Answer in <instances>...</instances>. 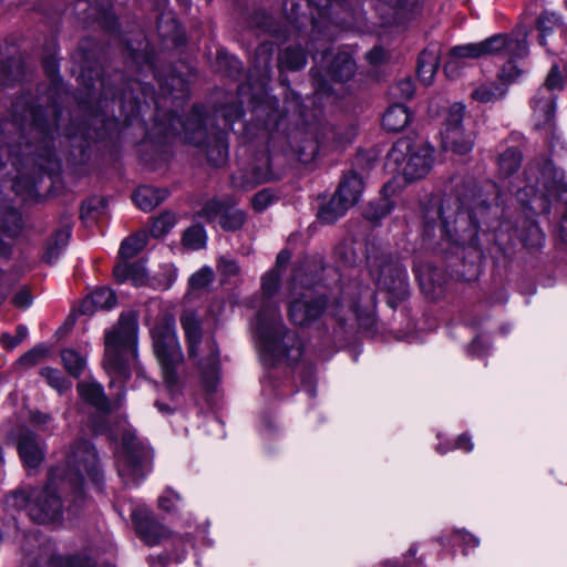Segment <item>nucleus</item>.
<instances>
[{"instance_id":"nucleus-1","label":"nucleus","mask_w":567,"mask_h":567,"mask_svg":"<svg viewBox=\"0 0 567 567\" xmlns=\"http://www.w3.org/2000/svg\"><path fill=\"white\" fill-rule=\"evenodd\" d=\"M147 86L141 79L130 80L121 90L120 96L105 79L85 84L80 93L78 104L86 116L82 124L64 125L69 112L59 104L58 89L51 86L45 96L34 105L31 94L18 97L11 106V120L4 121L1 128L0 179L10 178L13 186L23 177L33 178L37 172L52 174L59 168L54 151V141L64 135L70 146L85 155L92 142L105 137L116 125L113 105L126 110L127 115H135L140 110V96L146 95Z\"/></svg>"},{"instance_id":"nucleus-2","label":"nucleus","mask_w":567,"mask_h":567,"mask_svg":"<svg viewBox=\"0 0 567 567\" xmlns=\"http://www.w3.org/2000/svg\"><path fill=\"white\" fill-rule=\"evenodd\" d=\"M66 471L54 467L50 471L45 486L33 488L29 517L38 524L59 522L63 513L61 493L68 488L74 494L75 502L83 496L85 477L99 484L101 473L94 446L86 440L75 441L66 455Z\"/></svg>"},{"instance_id":"nucleus-3","label":"nucleus","mask_w":567,"mask_h":567,"mask_svg":"<svg viewBox=\"0 0 567 567\" xmlns=\"http://www.w3.org/2000/svg\"><path fill=\"white\" fill-rule=\"evenodd\" d=\"M281 285V274L268 270L261 277V305L257 315V331L264 351L274 362L286 360L290 364L298 362L303 348L295 332L282 322L279 301L276 296Z\"/></svg>"},{"instance_id":"nucleus-4","label":"nucleus","mask_w":567,"mask_h":567,"mask_svg":"<svg viewBox=\"0 0 567 567\" xmlns=\"http://www.w3.org/2000/svg\"><path fill=\"white\" fill-rule=\"evenodd\" d=\"M138 316L128 310L121 313L117 322L104 337L103 367L110 377V388L117 389V403L124 396V384L131 378V359L138 377H144V370L138 362Z\"/></svg>"},{"instance_id":"nucleus-5","label":"nucleus","mask_w":567,"mask_h":567,"mask_svg":"<svg viewBox=\"0 0 567 567\" xmlns=\"http://www.w3.org/2000/svg\"><path fill=\"white\" fill-rule=\"evenodd\" d=\"M164 133L167 137L179 136L199 148L212 166L220 167L228 159L227 131L215 127L208 131L204 123V107L200 105H194L185 118L172 115Z\"/></svg>"},{"instance_id":"nucleus-6","label":"nucleus","mask_w":567,"mask_h":567,"mask_svg":"<svg viewBox=\"0 0 567 567\" xmlns=\"http://www.w3.org/2000/svg\"><path fill=\"white\" fill-rule=\"evenodd\" d=\"M526 34L523 38H514L504 34H495L480 42L455 45L450 49L444 64V73L450 79H457L470 60H476L489 55L506 53L514 56L527 55L528 49Z\"/></svg>"},{"instance_id":"nucleus-7","label":"nucleus","mask_w":567,"mask_h":567,"mask_svg":"<svg viewBox=\"0 0 567 567\" xmlns=\"http://www.w3.org/2000/svg\"><path fill=\"white\" fill-rule=\"evenodd\" d=\"M181 323L188 343V355L198 364L206 388L212 390L219 373V351L216 341L213 338L203 341L200 321L195 315L183 316Z\"/></svg>"},{"instance_id":"nucleus-8","label":"nucleus","mask_w":567,"mask_h":567,"mask_svg":"<svg viewBox=\"0 0 567 567\" xmlns=\"http://www.w3.org/2000/svg\"><path fill=\"white\" fill-rule=\"evenodd\" d=\"M153 348L161 365L165 382L173 386L177 383L176 369L183 361V353L176 337L175 318L168 312L162 313L151 329Z\"/></svg>"},{"instance_id":"nucleus-9","label":"nucleus","mask_w":567,"mask_h":567,"mask_svg":"<svg viewBox=\"0 0 567 567\" xmlns=\"http://www.w3.org/2000/svg\"><path fill=\"white\" fill-rule=\"evenodd\" d=\"M367 260L377 287L390 295L388 305L395 308L409 292L405 270L400 261L388 252L374 254L369 250Z\"/></svg>"},{"instance_id":"nucleus-10","label":"nucleus","mask_w":567,"mask_h":567,"mask_svg":"<svg viewBox=\"0 0 567 567\" xmlns=\"http://www.w3.org/2000/svg\"><path fill=\"white\" fill-rule=\"evenodd\" d=\"M151 461V449L134 432L125 431L116 456L117 472L124 484H138L150 471Z\"/></svg>"},{"instance_id":"nucleus-11","label":"nucleus","mask_w":567,"mask_h":567,"mask_svg":"<svg viewBox=\"0 0 567 567\" xmlns=\"http://www.w3.org/2000/svg\"><path fill=\"white\" fill-rule=\"evenodd\" d=\"M21 550L23 563L28 566H38L48 561L51 567H95L94 561L85 554L51 555V544L42 542L35 533L24 535Z\"/></svg>"},{"instance_id":"nucleus-12","label":"nucleus","mask_w":567,"mask_h":567,"mask_svg":"<svg viewBox=\"0 0 567 567\" xmlns=\"http://www.w3.org/2000/svg\"><path fill=\"white\" fill-rule=\"evenodd\" d=\"M340 306L348 308L355 317L359 326L365 330L373 328L375 292L368 285L353 281L343 288Z\"/></svg>"},{"instance_id":"nucleus-13","label":"nucleus","mask_w":567,"mask_h":567,"mask_svg":"<svg viewBox=\"0 0 567 567\" xmlns=\"http://www.w3.org/2000/svg\"><path fill=\"white\" fill-rule=\"evenodd\" d=\"M464 113L465 106L463 104H453L450 107L445 130L442 133L443 147L456 154L470 153L475 142L474 131L463 124Z\"/></svg>"},{"instance_id":"nucleus-14","label":"nucleus","mask_w":567,"mask_h":567,"mask_svg":"<svg viewBox=\"0 0 567 567\" xmlns=\"http://www.w3.org/2000/svg\"><path fill=\"white\" fill-rule=\"evenodd\" d=\"M525 175L528 187L534 193L558 197L567 192L564 172L555 167L550 161H546L542 167L538 164L530 165Z\"/></svg>"},{"instance_id":"nucleus-15","label":"nucleus","mask_w":567,"mask_h":567,"mask_svg":"<svg viewBox=\"0 0 567 567\" xmlns=\"http://www.w3.org/2000/svg\"><path fill=\"white\" fill-rule=\"evenodd\" d=\"M130 54L132 63L136 64L141 72L144 73L143 78H146V73H152L153 76L157 80L164 94L171 95L174 100H184L188 96V83L185 81V79L175 72H171L169 74L163 76L155 69L154 62L148 52L131 50Z\"/></svg>"},{"instance_id":"nucleus-16","label":"nucleus","mask_w":567,"mask_h":567,"mask_svg":"<svg viewBox=\"0 0 567 567\" xmlns=\"http://www.w3.org/2000/svg\"><path fill=\"white\" fill-rule=\"evenodd\" d=\"M355 70V62L349 53L339 52L334 54L328 62L326 75L315 68L310 71L316 93L319 95H329L331 93V87L326 76L334 82H347L352 79Z\"/></svg>"},{"instance_id":"nucleus-17","label":"nucleus","mask_w":567,"mask_h":567,"mask_svg":"<svg viewBox=\"0 0 567 567\" xmlns=\"http://www.w3.org/2000/svg\"><path fill=\"white\" fill-rule=\"evenodd\" d=\"M326 308L327 300L323 296L306 289L290 301L288 317L293 324L305 327L319 319Z\"/></svg>"},{"instance_id":"nucleus-18","label":"nucleus","mask_w":567,"mask_h":567,"mask_svg":"<svg viewBox=\"0 0 567 567\" xmlns=\"http://www.w3.org/2000/svg\"><path fill=\"white\" fill-rule=\"evenodd\" d=\"M352 182V193L346 194L347 183L339 186L329 202L324 203L318 210V219L323 224H333L341 218L347 210L355 204V194L360 188L357 179Z\"/></svg>"},{"instance_id":"nucleus-19","label":"nucleus","mask_w":567,"mask_h":567,"mask_svg":"<svg viewBox=\"0 0 567 567\" xmlns=\"http://www.w3.org/2000/svg\"><path fill=\"white\" fill-rule=\"evenodd\" d=\"M275 50V44L267 41L257 47L252 64L248 73V81L251 86L257 85L265 91L271 79L272 56Z\"/></svg>"},{"instance_id":"nucleus-20","label":"nucleus","mask_w":567,"mask_h":567,"mask_svg":"<svg viewBox=\"0 0 567 567\" xmlns=\"http://www.w3.org/2000/svg\"><path fill=\"white\" fill-rule=\"evenodd\" d=\"M289 150L301 163L315 159L319 152V144L312 127H295L287 136Z\"/></svg>"},{"instance_id":"nucleus-21","label":"nucleus","mask_w":567,"mask_h":567,"mask_svg":"<svg viewBox=\"0 0 567 567\" xmlns=\"http://www.w3.org/2000/svg\"><path fill=\"white\" fill-rule=\"evenodd\" d=\"M132 517L136 533L148 546L158 545L169 538V530L152 515L134 512Z\"/></svg>"},{"instance_id":"nucleus-22","label":"nucleus","mask_w":567,"mask_h":567,"mask_svg":"<svg viewBox=\"0 0 567 567\" xmlns=\"http://www.w3.org/2000/svg\"><path fill=\"white\" fill-rule=\"evenodd\" d=\"M21 227L22 220L20 213L0 194V233L9 237H14L20 233ZM10 254V246L0 240V258H8Z\"/></svg>"},{"instance_id":"nucleus-23","label":"nucleus","mask_w":567,"mask_h":567,"mask_svg":"<svg viewBox=\"0 0 567 567\" xmlns=\"http://www.w3.org/2000/svg\"><path fill=\"white\" fill-rule=\"evenodd\" d=\"M555 93L547 89L537 91L532 102L537 127L550 124L555 114Z\"/></svg>"},{"instance_id":"nucleus-24","label":"nucleus","mask_w":567,"mask_h":567,"mask_svg":"<svg viewBox=\"0 0 567 567\" xmlns=\"http://www.w3.org/2000/svg\"><path fill=\"white\" fill-rule=\"evenodd\" d=\"M419 140L420 138L414 135L399 138L388 152L385 166L392 168L394 172L399 171L413 153Z\"/></svg>"},{"instance_id":"nucleus-25","label":"nucleus","mask_w":567,"mask_h":567,"mask_svg":"<svg viewBox=\"0 0 567 567\" xmlns=\"http://www.w3.org/2000/svg\"><path fill=\"white\" fill-rule=\"evenodd\" d=\"M277 178H279V174L274 172L269 155L267 153H264L261 158L259 159V163L256 164L252 168L251 181H239V176H234L233 183L237 187L251 188L256 184L270 182Z\"/></svg>"},{"instance_id":"nucleus-26","label":"nucleus","mask_w":567,"mask_h":567,"mask_svg":"<svg viewBox=\"0 0 567 567\" xmlns=\"http://www.w3.org/2000/svg\"><path fill=\"white\" fill-rule=\"evenodd\" d=\"M18 451L25 466L35 468L43 461L44 454L33 433L27 432L19 439Z\"/></svg>"},{"instance_id":"nucleus-27","label":"nucleus","mask_w":567,"mask_h":567,"mask_svg":"<svg viewBox=\"0 0 567 567\" xmlns=\"http://www.w3.org/2000/svg\"><path fill=\"white\" fill-rule=\"evenodd\" d=\"M507 93V85L498 81L478 83L471 92V99L478 103H495L502 101Z\"/></svg>"},{"instance_id":"nucleus-28","label":"nucleus","mask_w":567,"mask_h":567,"mask_svg":"<svg viewBox=\"0 0 567 567\" xmlns=\"http://www.w3.org/2000/svg\"><path fill=\"white\" fill-rule=\"evenodd\" d=\"M117 298L115 292L106 287H101L91 292L83 300L80 311L83 315L92 313L96 309H111L116 305Z\"/></svg>"},{"instance_id":"nucleus-29","label":"nucleus","mask_w":567,"mask_h":567,"mask_svg":"<svg viewBox=\"0 0 567 567\" xmlns=\"http://www.w3.org/2000/svg\"><path fill=\"white\" fill-rule=\"evenodd\" d=\"M168 197L166 188H157L153 186H141L133 194V200L136 206L150 212L162 204Z\"/></svg>"},{"instance_id":"nucleus-30","label":"nucleus","mask_w":567,"mask_h":567,"mask_svg":"<svg viewBox=\"0 0 567 567\" xmlns=\"http://www.w3.org/2000/svg\"><path fill=\"white\" fill-rule=\"evenodd\" d=\"M78 392L85 402L94 406L96 410L103 413L111 412L112 409L110 400L106 398L103 388L99 383L80 382L78 384Z\"/></svg>"},{"instance_id":"nucleus-31","label":"nucleus","mask_w":567,"mask_h":567,"mask_svg":"<svg viewBox=\"0 0 567 567\" xmlns=\"http://www.w3.org/2000/svg\"><path fill=\"white\" fill-rule=\"evenodd\" d=\"M425 143L422 138L416 143V147L402 167V173L406 181L412 182L423 178L425 175Z\"/></svg>"},{"instance_id":"nucleus-32","label":"nucleus","mask_w":567,"mask_h":567,"mask_svg":"<svg viewBox=\"0 0 567 567\" xmlns=\"http://www.w3.org/2000/svg\"><path fill=\"white\" fill-rule=\"evenodd\" d=\"M411 121L409 109L401 104H392L382 117L383 128L389 132H399L403 130Z\"/></svg>"},{"instance_id":"nucleus-33","label":"nucleus","mask_w":567,"mask_h":567,"mask_svg":"<svg viewBox=\"0 0 567 567\" xmlns=\"http://www.w3.org/2000/svg\"><path fill=\"white\" fill-rule=\"evenodd\" d=\"M117 282L131 281L135 287L143 286L147 280L145 267L141 262H122L113 270Z\"/></svg>"},{"instance_id":"nucleus-34","label":"nucleus","mask_w":567,"mask_h":567,"mask_svg":"<svg viewBox=\"0 0 567 567\" xmlns=\"http://www.w3.org/2000/svg\"><path fill=\"white\" fill-rule=\"evenodd\" d=\"M70 237L71 228L69 226L56 230L54 236L47 244L43 259L49 264L55 262L68 246Z\"/></svg>"},{"instance_id":"nucleus-35","label":"nucleus","mask_w":567,"mask_h":567,"mask_svg":"<svg viewBox=\"0 0 567 567\" xmlns=\"http://www.w3.org/2000/svg\"><path fill=\"white\" fill-rule=\"evenodd\" d=\"M307 63V53L299 45L286 48L278 56V68L280 70L298 71Z\"/></svg>"},{"instance_id":"nucleus-36","label":"nucleus","mask_w":567,"mask_h":567,"mask_svg":"<svg viewBox=\"0 0 567 567\" xmlns=\"http://www.w3.org/2000/svg\"><path fill=\"white\" fill-rule=\"evenodd\" d=\"M277 104V100L267 97L262 104L257 105L255 109L256 116L267 127L278 125L281 120V113L279 112Z\"/></svg>"},{"instance_id":"nucleus-37","label":"nucleus","mask_w":567,"mask_h":567,"mask_svg":"<svg viewBox=\"0 0 567 567\" xmlns=\"http://www.w3.org/2000/svg\"><path fill=\"white\" fill-rule=\"evenodd\" d=\"M471 192L473 198L466 199L464 204L468 205L470 218L476 224L488 208V199L484 196L482 187H478L477 185H474Z\"/></svg>"},{"instance_id":"nucleus-38","label":"nucleus","mask_w":567,"mask_h":567,"mask_svg":"<svg viewBox=\"0 0 567 567\" xmlns=\"http://www.w3.org/2000/svg\"><path fill=\"white\" fill-rule=\"evenodd\" d=\"M244 114L243 105L237 101L228 102L220 105L215 111L216 120L223 121L225 128L231 127Z\"/></svg>"},{"instance_id":"nucleus-39","label":"nucleus","mask_w":567,"mask_h":567,"mask_svg":"<svg viewBox=\"0 0 567 567\" xmlns=\"http://www.w3.org/2000/svg\"><path fill=\"white\" fill-rule=\"evenodd\" d=\"M334 255L346 267H353L360 259V254L355 248V241L352 238L343 239L334 248Z\"/></svg>"},{"instance_id":"nucleus-40","label":"nucleus","mask_w":567,"mask_h":567,"mask_svg":"<svg viewBox=\"0 0 567 567\" xmlns=\"http://www.w3.org/2000/svg\"><path fill=\"white\" fill-rule=\"evenodd\" d=\"M33 488L19 487L4 497V506L8 509L21 511L23 508H30L32 502Z\"/></svg>"},{"instance_id":"nucleus-41","label":"nucleus","mask_w":567,"mask_h":567,"mask_svg":"<svg viewBox=\"0 0 567 567\" xmlns=\"http://www.w3.org/2000/svg\"><path fill=\"white\" fill-rule=\"evenodd\" d=\"M147 244V235L145 233H137L127 237L121 244L118 255L122 259H130L136 256Z\"/></svg>"},{"instance_id":"nucleus-42","label":"nucleus","mask_w":567,"mask_h":567,"mask_svg":"<svg viewBox=\"0 0 567 567\" xmlns=\"http://www.w3.org/2000/svg\"><path fill=\"white\" fill-rule=\"evenodd\" d=\"M392 207L391 202L388 198L382 197L378 200L370 202L363 210V216L371 223H379L391 213Z\"/></svg>"},{"instance_id":"nucleus-43","label":"nucleus","mask_w":567,"mask_h":567,"mask_svg":"<svg viewBox=\"0 0 567 567\" xmlns=\"http://www.w3.org/2000/svg\"><path fill=\"white\" fill-rule=\"evenodd\" d=\"M61 358L65 370L74 378H79L85 369L86 360L73 349H64Z\"/></svg>"},{"instance_id":"nucleus-44","label":"nucleus","mask_w":567,"mask_h":567,"mask_svg":"<svg viewBox=\"0 0 567 567\" xmlns=\"http://www.w3.org/2000/svg\"><path fill=\"white\" fill-rule=\"evenodd\" d=\"M110 8V0H105L101 9H96L95 7L93 8L86 0H78L75 3V10L80 12V19L83 22L97 20L101 18V16H109Z\"/></svg>"},{"instance_id":"nucleus-45","label":"nucleus","mask_w":567,"mask_h":567,"mask_svg":"<svg viewBox=\"0 0 567 567\" xmlns=\"http://www.w3.org/2000/svg\"><path fill=\"white\" fill-rule=\"evenodd\" d=\"M245 223V214L243 210L228 205L224 210L221 219H219V225L223 229L227 231H236L243 227Z\"/></svg>"},{"instance_id":"nucleus-46","label":"nucleus","mask_w":567,"mask_h":567,"mask_svg":"<svg viewBox=\"0 0 567 567\" xmlns=\"http://www.w3.org/2000/svg\"><path fill=\"white\" fill-rule=\"evenodd\" d=\"M522 163V154L516 148H508L498 157V166L502 174L511 176Z\"/></svg>"},{"instance_id":"nucleus-47","label":"nucleus","mask_w":567,"mask_h":567,"mask_svg":"<svg viewBox=\"0 0 567 567\" xmlns=\"http://www.w3.org/2000/svg\"><path fill=\"white\" fill-rule=\"evenodd\" d=\"M217 69L227 76L235 78L241 72V62L225 50L217 52Z\"/></svg>"},{"instance_id":"nucleus-48","label":"nucleus","mask_w":567,"mask_h":567,"mask_svg":"<svg viewBox=\"0 0 567 567\" xmlns=\"http://www.w3.org/2000/svg\"><path fill=\"white\" fill-rule=\"evenodd\" d=\"M176 224V217L169 212H165L154 219L151 227V235L155 238L164 237Z\"/></svg>"},{"instance_id":"nucleus-49","label":"nucleus","mask_w":567,"mask_h":567,"mask_svg":"<svg viewBox=\"0 0 567 567\" xmlns=\"http://www.w3.org/2000/svg\"><path fill=\"white\" fill-rule=\"evenodd\" d=\"M229 204L219 199L208 200L200 212L198 216L200 218L206 219L208 223L221 219L224 210L227 208Z\"/></svg>"},{"instance_id":"nucleus-50","label":"nucleus","mask_w":567,"mask_h":567,"mask_svg":"<svg viewBox=\"0 0 567 567\" xmlns=\"http://www.w3.org/2000/svg\"><path fill=\"white\" fill-rule=\"evenodd\" d=\"M183 243L192 249H200L206 244V231L203 226L194 225L186 229L183 236Z\"/></svg>"},{"instance_id":"nucleus-51","label":"nucleus","mask_w":567,"mask_h":567,"mask_svg":"<svg viewBox=\"0 0 567 567\" xmlns=\"http://www.w3.org/2000/svg\"><path fill=\"white\" fill-rule=\"evenodd\" d=\"M41 375L48 381L49 385L55 389L59 393H63L71 389V382L55 369L43 368L41 370Z\"/></svg>"},{"instance_id":"nucleus-52","label":"nucleus","mask_w":567,"mask_h":567,"mask_svg":"<svg viewBox=\"0 0 567 567\" xmlns=\"http://www.w3.org/2000/svg\"><path fill=\"white\" fill-rule=\"evenodd\" d=\"M385 4L394 10V20H403L410 13H414L419 0H383Z\"/></svg>"},{"instance_id":"nucleus-53","label":"nucleus","mask_w":567,"mask_h":567,"mask_svg":"<svg viewBox=\"0 0 567 567\" xmlns=\"http://www.w3.org/2000/svg\"><path fill=\"white\" fill-rule=\"evenodd\" d=\"M522 241L527 248H539L544 243V234L539 226L535 223H529L522 233Z\"/></svg>"},{"instance_id":"nucleus-54","label":"nucleus","mask_w":567,"mask_h":567,"mask_svg":"<svg viewBox=\"0 0 567 567\" xmlns=\"http://www.w3.org/2000/svg\"><path fill=\"white\" fill-rule=\"evenodd\" d=\"M559 25V17L555 13L545 12L538 18V29L540 31L539 42L545 45V35Z\"/></svg>"},{"instance_id":"nucleus-55","label":"nucleus","mask_w":567,"mask_h":567,"mask_svg":"<svg viewBox=\"0 0 567 567\" xmlns=\"http://www.w3.org/2000/svg\"><path fill=\"white\" fill-rule=\"evenodd\" d=\"M414 91V83L410 79H403L391 86L390 94L393 99L409 100L413 96Z\"/></svg>"},{"instance_id":"nucleus-56","label":"nucleus","mask_w":567,"mask_h":567,"mask_svg":"<svg viewBox=\"0 0 567 567\" xmlns=\"http://www.w3.org/2000/svg\"><path fill=\"white\" fill-rule=\"evenodd\" d=\"M504 55H506V53H503ZM507 56H509L511 59L508 60V62L503 66L498 78H499V81L501 82H506V83H512L514 82L522 73V70L515 64V62L513 61V59H520V58H524L525 55L523 56H514V55H509L507 54Z\"/></svg>"},{"instance_id":"nucleus-57","label":"nucleus","mask_w":567,"mask_h":567,"mask_svg":"<svg viewBox=\"0 0 567 567\" xmlns=\"http://www.w3.org/2000/svg\"><path fill=\"white\" fill-rule=\"evenodd\" d=\"M47 352L48 350L45 347L39 346L25 352L19 361L24 367H33L47 355Z\"/></svg>"},{"instance_id":"nucleus-58","label":"nucleus","mask_w":567,"mask_h":567,"mask_svg":"<svg viewBox=\"0 0 567 567\" xmlns=\"http://www.w3.org/2000/svg\"><path fill=\"white\" fill-rule=\"evenodd\" d=\"M213 281V271L209 268H202L189 278L193 289H202Z\"/></svg>"},{"instance_id":"nucleus-59","label":"nucleus","mask_w":567,"mask_h":567,"mask_svg":"<svg viewBox=\"0 0 567 567\" xmlns=\"http://www.w3.org/2000/svg\"><path fill=\"white\" fill-rule=\"evenodd\" d=\"M563 86L564 81L559 68L557 65H553L545 80L544 85L540 89H547L549 90V92L554 93V91L556 90H561Z\"/></svg>"},{"instance_id":"nucleus-60","label":"nucleus","mask_w":567,"mask_h":567,"mask_svg":"<svg viewBox=\"0 0 567 567\" xmlns=\"http://www.w3.org/2000/svg\"><path fill=\"white\" fill-rule=\"evenodd\" d=\"M252 23L265 32L272 34L278 32V28L275 25L272 18L265 11L256 12Z\"/></svg>"},{"instance_id":"nucleus-61","label":"nucleus","mask_w":567,"mask_h":567,"mask_svg":"<svg viewBox=\"0 0 567 567\" xmlns=\"http://www.w3.org/2000/svg\"><path fill=\"white\" fill-rule=\"evenodd\" d=\"M27 334H28V329L24 326H19L17 328V333L14 334V337H11L9 334H3L2 342L6 348L12 349V348L17 347L19 343H21L25 339Z\"/></svg>"},{"instance_id":"nucleus-62","label":"nucleus","mask_w":567,"mask_h":567,"mask_svg":"<svg viewBox=\"0 0 567 567\" xmlns=\"http://www.w3.org/2000/svg\"><path fill=\"white\" fill-rule=\"evenodd\" d=\"M218 269L225 276H236L239 272V266L234 259L221 257L218 261Z\"/></svg>"},{"instance_id":"nucleus-63","label":"nucleus","mask_w":567,"mask_h":567,"mask_svg":"<svg viewBox=\"0 0 567 567\" xmlns=\"http://www.w3.org/2000/svg\"><path fill=\"white\" fill-rule=\"evenodd\" d=\"M271 200V195L267 190H261L252 197V207L257 212H262L270 205Z\"/></svg>"},{"instance_id":"nucleus-64","label":"nucleus","mask_w":567,"mask_h":567,"mask_svg":"<svg viewBox=\"0 0 567 567\" xmlns=\"http://www.w3.org/2000/svg\"><path fill=\"white\" fill-rule=\"evenodd\" d=\"M178 499V494L167 491L165 495L158 498V506L166 512H172L175 508V501Z\"/></svg>"}]
</instances>
